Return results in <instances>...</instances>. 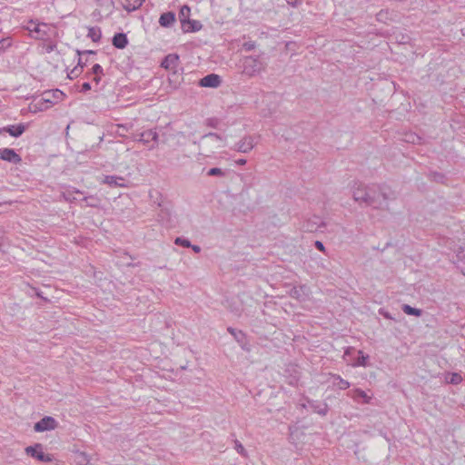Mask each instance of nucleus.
Listing matches in <instances>:
<instances>
[{
	"instance_id": "46",
	"label": "nucleus",
	"mask_w": 465,
	"mask_h": 465,
	"mask_svg": "<svg viewBox=\"0 0 465 465\" xmlns=\"http://www.w3.org/2000/svg\"><path fill=\"white\" fill-rule=\"evenodd\" d=\"M231 311L237 316L242 314V309L239 307L231 308Z\"/></svg>"
},
{
	"instance_id": "9",
	"label": "nucleus",
	"mask_w": 465,
	"mask_h": 465,
	"mask_svg": "<svg viewBox=\"0 0 465 465\" xmlns=\"http://www.w3.org/2000/svg\"><path fill=\"white\" fill-rule=\"evenodd\" d=\"M138 141L146 145L149 144L150 142H153V144L149 146L150 149H153L158 142V134L153 129L146 130L139 134Z\"/></svg>"
},
{
	"instance_id": "16",
	"label": "nucleus",
	"mask_w": 465,
	"mask_h": 465,
	"mask_svg": "<svg viewBox=\"0 0 465 465\" xmlns=\"http://www.w3.org/2000/svg\"><path fill=\"white\" fill-rule=\"evenodd\" d=\"M351 397L358 401V402H361V403H370L371 402V396H368L365 391H363L361 389H355L351 391Z\"/></svg>"
},
{
	"instance_id": "42",
	"label": "nucleus",
	"mask_w": 465,
	"mask_h": 465,
	"mask_svg": "<svg viewBox=\"0 0 465 465\" xmlns=\"http://www.w3.org/2000/svg\"><path fill=\"white\" fill-rule=\"evenodd\" d=\"M287 4L292 7H296L301 5L302 0H285Z\"/></svg>"
},
{
	"instance_id": "21",
	"label": "nucleus",
	"mask_w": 465,
	"mask_h": 465,
	"mask_svg": "<svg viewBox=\"0 0 465 465\" xmlns=\"http://www.w3.org/2000/svg\"><path fill=\"white\" fill-rule=\"evenodd\" d=\"M74 462L76 465H93L90 462L88 455L85 452L77 451L74 455Z\"/></svg>"
},
{
	"instance_id": "13",
	"label": "nucleus",
	"mask_w": 465,
	"mask_h": 465,
	"mask_svg": "<svg viewBox=\"0 0 465 465\" xmlns=\"http://www.w3.org/2000/svg\"><path fill=\"white\" fill-rule=\"evenodd\" d=\"M179 64V55L169 54L164 57L161 65L167 70H175Z\"/></svg>"
},
{
	"instance_id": "36",
	"label": "nucleus",
	"mask_w": 465,
	"mask_h": 465,
	"mask_svg": "<svg viewBox=\"0 0 465 465\" xmlns=\"http://www.w3.org/2000/svg\"><path fill=\"white\" fill-rule=\"evenodd\" d=\"M83 70L78 66H74V69L68 74L70 79H74L82 74Z\"/></svg>"
},
{
	"instance_id": "51",
	"label": "nucleus",
	"mask_w": 465,
	"mask_h": 465,
	"mask_svg": "<svg viewBox=\"0 0 465 465\" xmlns=\"http://www.w3.org/2000/svg\"><path fill=\"white\" fill-rule=\"evenodd\" d=\"M25 451L27 455H29V451H30V449H29V446L25 447Z\"/></svg>"
},
{
	"instance_id": "23",
	"label": "nucleus",
	"mask_w": 465,
	"mask_h": 465,
	"mask_svg": "<svg viewBox=\"0 0 465 465\" xmlns=\"http://www.w3.org/2000/svg\"><path fill=\"white\" fill-rule=\"evenodd\" d=\"M332 377L334 379L333 384L340 390H346L351 386L350 382L346 380H343L340 375L334 374Z\"/></svg>"
},
{
	"instance_id": "30",
	"label": "nucleus",
	"mask_w": 465,
	"mask_h": 465,
	"mask_svg": "<svg viewBox=\"0 0 465 465\" xmlns=\"http://www.w3.org/2000/svg\"><path fill=\"white\" fill-rule=\"evenodd\" d=\"M234 449L242 457H247V452L243 445L238 440H234Z\"/></svg>"
},
{
	"instance_id": "32",
	"label": "nucleus",
	"mask_w": 465,
	"mask_h": 465,
	"mask_svg": "<svg viewBox=\"0 0 465 465\" xmlns=\"http://www.w3.org/2000/svg\"><path fill=\"white\" fill-rule=\"evenodd\" d=\"M174 243L185 248H190L192 246L191 242L188 239L183 237H177L174 241Z\"/></svg>"
},
{
	"instance_id": "45",
	"label": "nucleus",
	"mask_w": 465,
	"mask_h": 465,
	"mask_svg": "<svg viewBox=\"0 0 465 465\" xmlns=\"http://www.w3.org/2000/svg\"><path fill=\"white\" fill-rule=\"evenodd\" d=\"M91 89V84L90 83L88 82H85L82 84V87H81V92H87Z\"/></svg>"
},
{
	"instance_id": "26",
	"label": "nucleus",
	"mask_w": 465,
	"mask_h": 465,
	"mask_svg": "<svg viewBox=\"0 0 465 465\" xmlns=\"http://www.w3.org/2000/svg\"><path fill=\"white\" fill-rule=\"evenodd\" d=\"M359 358L357 359V361L352 364L353 367L357 366H362L366 367L368 365L367 361L369 360V355H364L361 351H358Z\"/></svg>"
},
{
	"instance_id": "40",
	"label": "nucleus",
	"mask_w": 465,
	"mask_h": 465,
	"mask_svg": "<svg viewBox=\"0 0 465 465\" xmlns=\"http://www.w3.org/2000/svg\"><path fill=\"white\" fill-rule=\"evenodd\" d=\"M218 120L216 118H210L207 120V125L210 127H217Z\"/></svg>"
},
{
	"instance_id": "50",
	"label": "nucleus",
	"mask_w": 465,
	"mask_h": 465,
	"mask_svg": "<svg viewBox=\"0 0 465 465\" xmlns=\"http://www.w3.org/2000/svg\"><path fill=\"white\" fill-rule=\"evenodd\" d=\"M235 163H236V164H239V165H244L246 163V160L243 158H241V159H238Z\"/></svg>"
},
{
	"instance_id": "38",
	"label": "nucleus",
	"mask_w": 465,
	"mask_h": 465,
	"mask_svg": "<svg viewBox=\"0 0 465 465\" xmlns=\"http://www.w3.org/2000/svg\"><path fill=\"white\" fill-rule=\"evenodd\" d=\"M10 45L11 41L8 38L0 40V50H5Z\"/></svg>"
},
{
	"instance_id": "4",
	"label": "nucleus",
	"mask_w": 465,
	"mask_h": 465,
	"mask_svg": "<svg viewBox=\"0 0 465 465\" xmlns=\"http://www.w3.org/2000/svg\"><path fill=\"white\" fill-rule=\"evenodd\" d=\"M242 74L252 76L258 74L262 70V62L258 57L255 56H245L242 60Z\"/></svg>"
},
{
	"instance_id": "33",
	"label": "nucleus",
	"mask_w": 465,
	"mask_h": 465,
	"mask_svg": "<svg viewBox=\"0 0 465 465\" xmlns=\"http://www.w3.org/2000/svg\"><path fill=\"white\" fill-rule=\"evenodd\" d=\"M96 4L101 7H106L107 9L113 8L114 5V0H95Z\"/></svg>"
},
{
	"instance_id": "35",
	"label": "nucleus",
	"mask_w": 465,
	"mask_h": 465,
	"mask_svg": "<svg viewBox=\"0 0 465 465\" xmlns=\"http://www.w3.org/2000/svg\"><path fill=\"white\" fill-rule=\"evenodd\" d=\"M430 178L432 181H435L437 183H443L445 179L444 175L440 173H431Z\"/></svg>"
},
{
	"instance_id": "19",
	"label": "nucleus",
	"mask_w": 465,
	"mask_h": 465,
	"mask_svg": "<svg viewBox=\"0 0 465 465\" xmlns=\"http://www.w3.org/2000/svg\"><path fill=\"white\" fill-rule=\"evenodd\" d=\"M184 25L185 28H182L183 33L198 32L203 27L201 22L198 20L189 19Z\"/></svg>"
},
{
	"instance_id": "11",
	"label": "nucleus",
	"mask_w": 465,
	"mask_h": 465,
	"mask_svg": "<svg viewBox=\"0 0 465 465\" xmlns=\"http://www.w3.org/2000/svg\"><path fill=\"white\" fill-rule=\"evenodd\" d=\"M0 159L12 163H18L22 161L21 156L14 149H0Z\"/></svg>"
},
{
	"instance_id": "3",
	"label": "nucleus",
	"mask_w": 465,
	"mask_h": 465,
	"mask_svg": "<svg viewBox=\"0 0 465 465\" xmlns=\"http://www.w3.org/2000/svg\"><path fill=\"white\" fill-rule=\"evenodd\" d=\"M64 93L59 89L45 90L40 94L31 95V113L42 112L64 99Z\"/></svg>"
},
{
	"instance_id": "17",
	"label": "nucleus",
	"mask_w": 465,
	"mask_h": 465,
	"mask_svg": "<svg viewBox=\"0 0 465 465\" xmlns=\"http://www.w3.org/2000/svg\"><path fill=\"white\" fill-rule=\"evenodd\" d=\"M128 44L126 35L123 33L115 34L113 37V45L114 47L124 49Z\"/></svg>"
},
{
	"instance_id": "37",
	"label": "nucleus",
	"mask_w": 465,
	"mask_h": 465,
	"mask_svg": "<svg viewBox=\"0 0 465 465\" xmlns=\"http://www.w3.org/2000/svg\"><path fill=\"white\" fill-rule=\"evenodd\" d=\"M92 74H104V69L99 64H95L92 67Z\"/></svg>"
},
{
	"instance_id": "43",
	"label": "nucleus",
	"mask_w": 465,
	"mask_h": 465,
	"mask_svg": "<svg viewBox=\"0 0 465 465\" xmlns=\"http://www.w3.org/2000/svg\"><path fill=\"white\" fill-rule=\"evenodd\" d=\"M314 245H315V247H316L319 251H321V252H325V250H326V249H325V247H324V245H323V243H322V242H320V241H316V242H315V243H314Z\"/></svg>"
},
{
	"instance_id": "6",
	"label": "nucleus",
	"mask_w": 465,
	"mask_h": 465,
	"mask_svg": "<svg viewBox=\"0 0 465 465\" xmlns=\"http://www.w3.org/2000/svg\"><path fill=\"white\" fill-rule=\"evenodd\" d=\"M57 421L51 416H45L41 420L36 422L34 429L37 432L54 430L57 427Z\"/></svg>"
},
{
	"instance_id": "31",
	"label": "nucleus",
	"mask_w": 465,
	"mask_h": 465,
	"mask_svg": "<svg viewBox=\"0 0 465 465\" xmlns=\"http://www.w3.org/2000/svg\"><path fill=\"white\" fill-rule=\"evenodd\" d=\"M207 175L209 176H224L225 175V172L223 171L221 168H218V167H214V168H211L208 172H207Z\"/></svg>"
},
{
	"instance_id": "34",
	"label": "nucleus",
	"mask_w": 465,
	"mask_h": 465,
	"mask_svg": "<svg viewBox=\"0 0 465 465\" xmlns=\"http://www.w3.org/2000/svg\"><path fill=\"white\" fill-rule=\"evenodd\" d=\"M449 376H450V379L448 380L449 383L459 384L462 381V378L459 373L453 372V373L449 374Z\"/></svg>"
},
{
	"instance_id": "29",
	"label": "nucleus",
	"mask_w": 465,
	"mask_h": 465,
	"mask_svg": "<svg viewBox=\"0 0 465 465\" xmlns=\"http://www.w3.org/2000/svg\"><path fill=\"white\" fill-rule=\"evenodd\" d=\"M202 140H210L212 142H220L223 140L222 136L216 133H208L202 136Z\"/></svg>"
},
{
	"instance_id": "41",
	"label": "nucleus",
	"mask_w": 465,
	"mask_h": 465,
	"mask_svg": "<svg viewBox=\"0 0 465 465\" xmlns=\"http://www.w3.org/2000/svg\"><path fill=\"white\" fill-rule=\"evenodd\" d=\"M31 290H33V291L35 292V296H36V297H38V298H42L45 302H48V301H49L46 297H45V296L43 295V292H39V291H38L37 289H35V288H31Z\"/></svg>"
},
{
	"instance_id": "15",
	"label": "nucleus",
	"mask_w": 465,
	"mask_h": 465,
	"mask_svg": "<svg viewBox=\"0 0 465 465\" xmlns=\"http://www.w3.org/2000/svg\"><path fill=\"white\" fill-rule=\"evenodd\" d=\"M175 22V14L173 12H166L161 15L159 24L162 27H171Z\"/></svg>"
},
{
	"instance_id": "20",
	"label": "nucleus",
	"mask_w": 465,
	"mask_h": 465,
	"mask_svg": "<svg viewBox=\"0 0 465 465\" xmlns=\"http://www.w3.org/2000/svg\"><path fill=\"white\" fill-rule=\"evenodd\" d=\"M143 2L144 0H124L123 7L128 12L134 11L138 9Z\"/></svg>"
},
{
	"instance_id": "49",
	"label": "nucleus",
	"mask_w": 465,
	"mask_h": 465,
	"mask_svg": "<svg viewBox=\"0 0 465 465\" xmlns=\"http://www.w3.org/2000/svg\"><path fill=\"white\" fill-rule=\"evenodd\" d=\"M353 350H354L353 347H347L344 351V356L350 355Z\"/></svg>"
},
{
	"instance_id": "47",
	"label": "nucleus",
	"mask_w": 465,
	"mask_h": 465,
	"mask_svg": "<svg viewBox=\"0 0 465 465\" xmlns=\"http://www.w3.org/2000/svg\"><path fill=\"white\" fill-rule=\"evenodd\" d=\"M102 75L103 74H94V76L93 77V82H94L95 84H99Z\"/></svg>"
},
{
	"instance_id": "10",
	"label": "nucleus",
	"mask_w": 465,
	"mask_h": 465,
	"mask_svg": "<svg viewBox=\"0 0 465 465\" xmlns=\"http://www.w3.org/2000/svg\"><path fill=\"white\" fill-rule=\"evenodd\" d=\"M310 295V288L307 285L302 284L294 286L290 291V296L298 301H305Z\"/></svg>"
},
{
	"instance_id": "44",
	"label": "nucleus",
	"mask_w": 465,
	"mask_h": 465,
	"mask_svg": "<svg viewBox=\"0 0 465 465\" xmlns=\"http://www.w3.org/2000/svg\"><path fill=\"white\" fill-rule=\"evenodd\" d=\"M227 331L234 337H237V334H242L241 331H236L235 329L232 328V327H228Z\"/></svg>"
},
{
	"instance_id": "5",
	"label": "nucleus",
	"mask_w": 465,
	"mask_h": 465,
	"mask_svg": "<svg viewBox=\"0 0 465 465\" xmlns=\"http://www.w3.org/2000/svg\"><path fill=\"white\" fill-rule=\"evenodd\" d=\"M255 145L254 138L252 136H244L242 140H240L238 143H236L233 145V150L242 153H248L251 152Z\"/></svg>"
},
{
	"instance_id": "18",
	"label": "nucleus",
	"mask_w": 465,
	"mask_h": 465,
	"mask_svg": "<svg viewBox=\"0 0 465 465\" xmlns=\"http://www.w3.org/2000/svg\"><path fill=\"white\" fill-rule=\"evenodd\" d=\"M191 8L187 5H183L179 11V20L181 28H185V23L190 19Z\"/></svg>"
},
{
	"instance_id": "12",
	"label": "nucleus",
	"mask_w": 465,
	"mask_h": 465,
	"mask_svg": "<svg viewBox=\"0 0 465 465\" xmlns=\"http://www.w3.org/2000/svg\"><path fill=\"white\" fill-rule=\"evenodd\" d=\"M26 129V125L24 124H10L0 128V134L7 133L13 137H19Z\"/></svg>"
},
{
	"instance_id": "53",
	"label": "nucleus",
	"mask_w": 465,
	"mask_h": 465,
	"mask_svg": "<svg viewBox=\"0 0 465 465\" xmlns=\"http://www.w3.org/2000/svg\"><path fill=\"white\" fill-rule=\"evenodd\" d=\"M75 193H83L80 190H75Z\"/></svg>"
},
{
	"instance_id": "8",
	"label": "nucleus",
	"mask_w": 465,
	"mask_h": 465,
	"mask_svg": "<svg viewBox=\"0 0 465 465\" xmlns=\"http://www.w3.org/2000/svg\"><path fill=\"white\" fill-rule=\"evenodd\" d=\"M222 84V78L216 74H209L199 81V85L202 87L217 88Z\"/></svg>"
},
{
	"instance_id": "39",
	"label": "nucleus",
	"mask_w": 465,
	"mask_h": 465,
	"mask_svg": "<svg viewBox=\"0 0 465 465\" xmlns=\"http://www.w3.org/2000/svg\"><path fill=\"white\" fill-rule=\"evenodd\" d=\"M254 47H255V43L254 42H246V43L243 44V48L246 51H251Z\"/></svg>"
},
{
	"instance_id": "27",
	"label": "nucleus",
	"mask_w": 465,
	"mask_h": 465,
	"mask_svg": "<svg viewBox=\"0 0 465 465\" xmlns=\"http://www.w3.org/2000/svg\"><path fill=\"white\" fill-rule=\"evenodd\" d=\"M77 54L79 55L77 65L79 68L83 70L84 66L85 65L86 62L83 61L82 55L83 54H94L95 53L91 50H85V51H77Z\"/></svg>"
},
{
	"instance_id": "2",
	"label": "nucleus",
	"mask_w": 465,
	"mask_h": 465,
	"mask_svg": "<svg viewBox=\"0 0 465 465\" xmlns=\"http://www.w3.org/2000/svg\"><path fill=\"white\" fill-rule=\"evenodd\" d=\"M56 29L53 25L38 23L31 28V38L38 40L36 47L39 54L51 53L56 46Z\"/></svg>"
},
{
	"instance_id": "24",
	"label": "nucleus",
	"mask_w": 465,
	"mask_h": 465,
	"mask_svg": "<svg viewBox=\"0 0 465 465\" xmlns=\"http://www.w3.org/2000/svg\"><path fill=\"white\" fill-rule=\"evenodd\" d=\"M402 311L408 315L420 316L422 311L420 309L413 308L409 304H403Z\"/></svg>"
},
{
	"instance_id": "1",
	"label": "nucleus",
	"mask_w": 465,
	"mask_h": 465,
	"mask_svg": "<svg viewBox=\"0 0 465 465\" xmlns=\"http://www.w3.org/2000/svg\"><path fill=\"white\" fill-rule=\"evenodd\" d=\"M352 198L359 204L364 203L373 209L389 211L387 202L396 199V195L385 185H367L361 182H355L352 186Z\"/></svg>"
},
{
	"instance_id": "28",
	"label": "nucleus",
	"mask_w": 465,
	"mask_h": 465,
	"mask_svg": "<svg viewBox=\"0 0 465 465\" xmlns=\"http://www.w3.org/2000/svg\"><path fill=\"white\" fill-rule=\"evenodd\" d=\"M88 36L94 41L97 42L101 38V31L99 29H96L94 27H92L89 29Z\"/></svg>"
},
{
	"instance_id": "25",
	"label": "nucleus",
	"mask_w": 465,
	"mask_h": 465,
	"mask_svg": "<svg viewBox=\"0 0 465 465\" xmlns=\"http://www.w3.org/2000/svg\"><path fill=\"white\" fill-rule=\"evenodd\" d=\"M311 406L316 413L322 416H325L329 411L328 405L326 403L312 404Z\"/></svg>"
},
{
	"instance_id": "14",
	"label": "nucleus",
	"mask_w": 465,
	"mask_h": 465,
	"mask_svg": "<svg viewBox=\"0 0 465 465\" xmlns=\"http://www.w3.org/2000/svg\"><path fill=\"white\" fill-rule=\"evenodd\" d=\"M125 179L116 175H107L104 179V183L108 184L111 187H124Z\"/></svg>"
},
{
	"instance_id": "48",
	"label": "nucleus",
	"mask_w": 465,
	"mask_h": 465,
	"mask_svg": "<svg viewBox=\"0 0 465 465\" xmlns=\"http://www.w3.org/2000/svg\"><path fill=\"white\" fill-rule=\"evenodd\" d=\"M195 253H199L201 252V247L199 245H193L190 247Z\"/></svg>"
},
{
	"instance_id": "22",
	"label": "nucleus",
	"mask_w": 465,
	"mask_h": 465,
	"mask_svg": "<svg viewBox=\"0 0 465 465\" xmlns=\"http://www.w3.org/2000/svg\"><path fill=\"white\" fill-rule=\"evenodd\" d=\"M85 206L97 208L101 204V200L95 195L85 196L82 199Z\"/></svg>"
},
{
	"instance_id": "7",
	"label": "nucleus",
	"mask_w": 465,
	"mask_h": 465,
	"mask_svg": "<svg viewBox=\"0 0 465 465\" xmlns=\"http://www.w3.org/2000/svg\"><path fill=\"white\" fill-rule=\"evenodd\" d=\"M325 223L319 216H313L305 222H303L302 225V230L308 232H314L320 230L322 227H324Z\"/></svg>"
},
{
	"instance_id": "52",
	"label": "nucleus",
	"mask_w": 465,
	"mask_h": 465,
	"mask_svg": "<svg viewBox=\"0 0 465 465\" xmlns=\"http://www.w3.org/2000/svg\"><path fill=\"white\" fill-rule=\"evenodd\" d=\"M384 316H385L386 318H391V316H390V314H389V313H385V314H384Z\"/></svg>"
}]
</instances>
